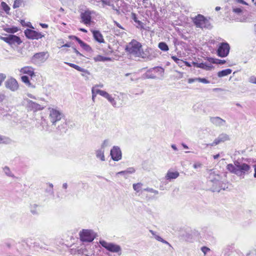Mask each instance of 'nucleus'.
<instances>
[{"label": "nucleus", "mask_w": 256, "mask_h": 256, "mask_svg": "<svg viewBox=\"0 0 256 256\" xmlns=\"http://www.w3.org/2000/svg\"><path fill=\"white\" fill-rule=\"evenodd\" d=\"M126 52L135 57L146 58L147 56L143 51L142 44L136 40H132L126 46Z\"/></svg>", "instance_id": "obj_1"}, {"label": "nucleus", "mask_w": 256, "mask_h": 256, "mask_svg": "<svg viewBox=\"0 0 256 256\" xmlns=\"http://www.w3.org/2000/svg\"><path fill=\"white\" fill-rule=\"evenodd\" d=\"M6 36H0V40L4 41L9 45L12 46H18L22 43V40L20 38L16 35L9 34L7 35L5 34Z\"/></svg>", "instance_id": "obj_2"}, {"label": "nucleus", "mask_w": 256, "mask_h": 256, "mask_svg": "<svg viewBox=\"0 0 256 256\" xmlns=\"http://www.w3.org/2000/svg\"><path fill=\"white\" fill-rule=\"evenodd\" d=\"M194 22L197 28H208L210 24L208 20L204 16L198 14L194 20Z\"/></svg>", "instance_id": "obj_3"}, {"label": "nucleus", "mask_w": 256, "mask_h": 256, "mask_svg": "<svg viewBox=\"0 0 256 256\" xmlns=\"http://www.w3.org/2000/svg\"><path fill=\"white\" fill-rule=\"evenodd\" d=\"M94 14V12L86 10L80 14V22L86 26H90L92 22V15Z\"/></svg>", "instance_id": "obj_4"}, {"label": "nucleus", "mask_w": 256, "mask_h": 256, "mask_svg": "<svg viewBox=\"0 0 256 256\" xmlns=\"http://www.w3.org/2000/svg\"><path fill=\"white\" fill-rule=\"evenodd\" d=\"M80 238L83 242H92L95 238V236L92 230H82L80 232Z\"/></svg>", "instance_id": "obj_5"}, {"label": "nucleus", "mask_w": 256, "mask_h": 256, "mask_svg": "<svg viewBox=\"0 0 256 256\" xmlns=\"http://www.w3.org/2000/svg\"><path fill=\"white\" fill-rule=\"evenodd\" d=\"M100 244L106 250L112 252H118L121 251V248L120 246L108 242L104 240H100Z\"/></svg>", "instance_id": "obj_6"}, {"label": "nucleus", "mask_w": 256, "mask_h": 256, "mask_svg": "<svg viewBox=\"0 0 256 256\" xmlns=\"http://www.w3.org/2000/svg\"><path fill=\"white\" fill-rule=\"evenodd\" d=\"M48 52H40L35 54L32 58V60L34 64L44 62L48 58Z\"/></svg>", "instance_id": "obj_7"}, {"label": "nucleus", "mask_w": 256, "mask_h": 256, "mask_svg": "<svg viewBox=\"0 0 256 256\" xmlns=\"http://www.w3.org/2000/svg\"><path fill=\"white\" fill-rule=\"evenodd\" d=\"M230 46L227 42H222L217 50V54L221 58L226 56L230 52Z\"/></svg>", "instance_id": "obj_8"}, {"label": "nucleus", "mask_w": 256, "mask_h": 256, "mask_svg": "<svg viewBox=\"0 0 256 256\" xmlns=\"http://www.w3.org/2000/svg\"><path fill=\"white\" fill-rule=\"evenodd\" d=\"M24 33L28 39L30 40H38L44 36V35L42 33L28 28L26 29L24 31Z\"/></svg>", "instance_id": "obj_9"}, {"label": "nucleus", "mask_w": 256, "mask_h": 256, "mask_svg": "<svg viewBox=\"0 0 256 256\" xmlns=\"http://www.w3.org/2000/svg\"><path fill=\"white\" fill-rule=\"evenodd\" d=\"M49 110L50 120L52 124H56L57 122L61 120L62 114L58 110L54 108H49Z\"/></svg>", "instance_id": "obj_10"}, {"label": "nucleus", "mask_w": 256, "mask_h": 256, "mask_svg": "<svg viewBox=\"0 0 256 256\" xmlns=\"http://www.w3.org/2000/svg\"><path fill=\"white\" fill-rule=\"evenodd\" d=\"M20 72L22 74H26L29 76L31 79L36 76L34 68L31 66H25L21 68Z\"/></svg>", "instance_id": "obj_11"}, {"label": "nucleus", "mask_w": 256, "mask_h": 256, "mask_svg": "<svg viewBox=\"0 0 256 256\" xmlns=\"http://www.w3.org/2000/svg\"><path fill=\"white\" fill-rule=\"evenodd\" d=\"M6 86L12 91H15L18 89V84L16 80L11 78L6 82Z\"/></svg>", "instance_id": "obj_12"}, {"label": "nucleus", "mask_w": 256, "mask_h": 256, "mask_svg": "<svg viewBox=\"0 0 256 256\" xmlns=\"http://www.w3.org/2000/svg\"><path fill=\"white\" fill-rule=\"evenodd\" d=\"M110 155L112 160L118 161L122 158V152L120 148L114 146L110 150Z\"/></svg>", "instance_id": "obj_13"}, {"label": "nucleus", "mask_w": 256, "mask_h": 256, "mask_svg": "<svg viewBox=\"0 0 256 256\" xmlns=\"http://www.w3.org/2000/svg\"><path fill=\"white\" fill-rule=\"evenodd\" d=\"M237 172H238V174H239L240 173L244 174L246 172H248L250 169V166L245 163H243L242 164H240L239 162H237Z\"/></svg>", "instance_id": "obj_14"}, {"label": "nucleus", "mask_w": 256, "mask_h": 256, "mask_svg": "<svg viewBox=\"0 0 256 256\" xmlns=\"http://www.w3.org/2000/svg\"><path fill=\"white\" fill-rule=\"evenodd\" d=\"M91 32L93 34V36L94 40L100 43H104V40L103 38L102 34L99 30H91Z\"/></svg>", "instance_id": "obj_15"}, {"label": "nucleus", "mask_w": 256, "mask_h": 256, "mask_svg": "<svg viewBox=\"0 0 256 256\" xmlns=\"http://www.w3.org/2000/svg\"><path fill=\"white\" fill-rule=\"evenodd\" d=\"M28 107L30 110H33L34 112L42 110L44 108V107L41 105L32 101H30L28 102Z\"/></svg>", "instance_id": "obj_16"}, {"label": "nucleus", "mask_w": 256, "mask_h": 256, "mask_svg": "<svg viewBox=\"0 0 256 256\" xmlns=\"http://www.w3.org/2000/svg\"><path fill=\"white\" fill-rule=\"evenodd\" d=\"M180 175V174L178 172H172L170 170H168L167 172L165 178L167 180H170L172 179H176V178Z\"/></svg>", "instance_id": "obj_17"}, {"label": "nucleus", "mask_w": 256, "mask_h": 256, "mask_svg": "<svg viewBox=\"0 0 256 256\" xmlns=\"http://www.w3.org/2000/svg\"><path fill=\"white\" fill-rule=\"evenodd\" d=\"M211 122L216 126H220L225 122V120L220 117H214L210 118Z\"/></svg>", "instance_id": "obj_18"}, {"label": "nucleus", "mask_w": 256, "mask_h": 256, "mask_svg": "<svg viewBox=\"0 0 256 256\" xmlns=\"http://www.w3.org/2000/svg\"><path fill=\"white\" fill-rule=\"evenodd\" d=\"M95 62L111 61L112 58L109 57L104 56L101 55H98L93 58Z\"/></svg>", "instance_id": "obj_19"}, {"label": "nucleus", "mask_w": 256, "mask_h": 256, "mask_svg": "<svg viewBox=\"0 0 256 256\" xmlns=\"http://www.w3.org/2000/svg\"><path fill=\"white\" fill-rule=\"evenodd\" d=\"M226 169L230 172L238 174L237 172V164H235V166H234L232 164H228L226 166Z\"/></svg>", "instance_id": "obj_20"}, {"label": "nucleus", "mask_w": 256, "mask_h": 256, "mask_svg": "<svg viewBox=\"0 0 256 256\" xmlns=\"http://www.w3.org/2000/svg\"><path fill=\"white\" fill-rule=\"evenodd\" d=\"M232 70L230 68H227L222 70L218 72V76L219 78H222L230 74Z\"/></svg>", "instance_id": "obj_21"}, {"label": "nucleus", "mask_w": 256, "mask_h": 256, "mask_svg": "<svg viewBox=\"0 0 256 256\" xmlns=\"http://www.w3.org/2000/svg\"><path fill=\"white\" fill-rule=\"evenodd\" d=\"M4 30L8 33L14 34L18 32L19 30V28L17 26H12L11 28H4Z\"/></svg>", "instance_id": "obj_22"}, {"label": "nucleus", "mask_w": 256, "mask_h": 256, "mask_svg": "<svg viewBox=\"0 0 256 256\" xmlns=\"http://www.w3.org/2000/svg\"><path fill=\"white\" fill-rule=\"evenodd\" d=\"M78 44H80V46L86 51L90 52L92 50V48L82 40H81Z\"/></svg>", "instance_id": "obj_23"}, {"label": "nucleus", "mask_w": 256, "mask_h": 256, "mask_svg": "<svg viewBox=\"0 0 256 256\" xmlns=\"http://www.w3.org/2000/svg\"><path fill=\"white\" fill-rule=\"evenodd\" d=\"M66 64H68V66H70L74 68L75 70H76L79 72H85V70L84 68L80 67V66H78L76 64H75L72 63H70V62H66Z\"/></svg>", "instance_id": "obj_24"}, {"label": "nucleus", "mask_w": 256, "mask_h": 256, "mask_svg": "<svg viewBox=\"0 0 256 256\" xmlns=\"http://www.w3.org/2000/svg\"><path fill=\"white\" fill-rule=\"evenodd\" d=\"M158 48L164 52L168 50L169 48L167 44L164 42H160L158 44Z\"/></svg>", "instance_id": "obj_25"}, {"label": "nucleus", "mask_w": 256, "mask_h": 256, "mask_svg": "<svg viewBox=\"0 0 256 256\" xmlns=\"http://www.w3.org/2000/svg\"><path fill=\"white\" fill-rule=\"evenodd\" d=\"M98 86H99L98 85H96L94 86H93L92 88V99L94 102V98H95L96 96L98 94V93L96 92V91H97V88H98ZM100 86L102 87L103 85L102 84V85Z\"/></svg>", "instance_id": "obj_26"}, {"label": "nucleus", "mask_w": 256, "mask_h": 256, "mask_svg": "<svg viewBox=\"0 0 256 256\" xmlns=\"http://www.w3.org/2000/svg\"><path fill=\"white\" fill-rule=\"evenodd\" d=\"M2 10L7 14H8L10 13V8L7 4L4 2H2L0 4Z\"/></svg>", "instance_id": "obj_27"}, {"label": "nucleus", "mask_w": 256, "mask_h": 256, "mask_svg": "<svg viewBox=\"0 0 256 256\" xmlns=\"http://www.w3.org/2000/svg\"><path fill=\"white\" fill-rule=\"evenodd\" d=\"M172 59L176 62L180 67L183 66L184 60L178 58L176 56H171Z\"/></svg>", "instance_id": "obj_28"}, {"label": "nucleus", "mask_w": 256, "mask_h": 256, "mask_svg": "<svg viewBox=\"0 0 256 256\" xmlns=\"http://www.w3.org/2000/svg\"><path fill=\"white\" fill-rule=\"evenodd\" d=\"M142 184L141 182L134 184L132 186L134 190L137 192H139L142 190Z\"/></svg>", "instance_id": "obj_29"}, {"label": "nucleus", "mask_w": 256, "mask_h": 256, "mask_svg": "<svg viewBox=\"0 0 256 256\" xmlns=\"http://www.w3.org/2000/svg\"><path fill=\"white\" fill-rule=\"evenodd\" d=\"M218 139L220 140V143L228 140L229 138L228 135L226 134H221L218 136Z\"/></svg>", "instance_id": "obj_30"}, {"label": "nucleus", "mask_w": 256, "mask_h": 256, "mask_svg": "<svg viewBox=\"0 0 256 256\" xmlns=\"http://www.w3.org/2000/svg\"><path fill=\"white\" fill-rule=\"evenodd\" d=\"M21 80L24 83L28 86H31V83H30V80L28 76H22L21 77Z\"/></svg>", "instance_id": "obj_31"}, {"label": "nucleus", "mask_w": 256, "mask_h": 256, "mask_svg": "<svg viewBox=\"0 0 256 256\" xmlns=\"http://www.w3.org/2000/svg\"><path fill=\"white\" fill-rule=\"evenodd\" d=\"M23 3V0H15L14 1L12 7L14 8H16L22 6Z\"/></svg>", "instance_id": "obj_32"}, {"label": "nucleus", "mask_w": 256, "mask_h": 256, "mask_svg": "<svg viewBox=\"0 0 256 256\" xmlns=\"http://www.w3.org/2000/svg\"><path fill=\"white\" fill-rule=\"evenodd\" d=\"M135 172V170L133 168H129L126 170L124 171H121L117 173V174H121L122 172H127L130 174L134 173Z\"/></svg>", "instance_id": "obj_33"}, {"label": "nucleus", "mask_w": 256, "mask_h": 256, "mask_svg": "<svg viewBox=\"0 0 256 256\" xmlns=\"http://www.w3.org/2000/svg\"><path fill=\"white\" fill-rule=\"evenodd\" d=\"M96 92L98 93V94H99L101 96L106 98L107 96H108V94L104 91V90H100L98 88H97V91H96Z\"/></svg>", "instance_id": "obj_34"}, {"label": "nucleus", "mask_w": 256, "mask_h": 256, "mask_svg": "<svg viewBox=\"0 0 256 256\" xmlns=\"http://www.w3.org/2000/svg\"><path fill=\"white\" fill-rule=\"evenodd\" d=\"M106 98L114 106L116 104V102L114 100V98H113L112 96H110L109 94L108 96H106Z\"/></svg>", "instance_id": "obj_35"}, {"label": "nucleus", "mask_w": 256, "mask_h": 256, "mask_svg": "<svg viewBox=\"0 0 256 256\" xmlns=\"http://www.w3.org/2000/svg\"><path fill=\"white\" fill-rule=\"evenodd\" d=\"M212 62L214 64H223L226 63V60L219 59H214Z\"/></svg>", "instance_id": "obj_36"}, {"label": "nucleus", "mask_w": 256, "mask_h": 256, "mask_svg": "<svg viewBox=\"0 0 256 256\" xmlns=\"http://www.w3.org/2000/svg\"><path fill=\"white\" fill-rule=\"evenodd\" d=\"M9 138H8L2 137L0 136V144H6Z\"/></svg>", "instance_id": "obj_37"}, {"label": "nucleus", "mask_w": 256, "mask_h": 256, "mask_svg": "<svg viewBox=\"0 0 256 256\" xmlns=\"http://www.w3.org/2000/svg\"><path fill=\"white\" fill-rule=\"evenodd\" d=\"M198 82H202V83H204V84H208V83H210V82L208 80L205 78H198Z\"/></svg>", "instance_id": "obj_38"}, {"label": "nucleus", "mask_w": 256, "mask_h": 256, "mask_svg": "<svg viewBox=\"0 0 256 256\" xmlns=\"http://www.w3.org/2000/svg\"><path fill=\"white\" fill-rule=\"evenodd\" d=\"M155 238L158 241L161 242L164 244H168V242L166 241L165 240L162 239L160 236H155Z\"/></svg>", "instance_id": "obj_39"}, {"label": "nucleus", "mask_w": 256, "mask_h": 256, "mask_svg": "<svg viewBox=\"0 0 256 256\" xmlns=\"http://www.w3.org/2000/svg\"><path fill=\"white\" fill-rule=\"evenodd\" d=\"M96 156L100 158L101 159V160H104V153L102 152L101 151H99V152H98L97 153Z\"/></svg>", "instance_id": "obj_40"}, {"label": "nucleus", "mask_w": 256, "mask_h": 256, "mask_svg": "<svg viewBox=\"0 0 256 256\" xmlns=\"http://www.w3.org/2000/svg\"><path fill=\"white\" fill-rule=\"evenodd\" d=\"M4 171L5 173H6L7 175H8V176H13V175L11 174V172H10V168H8V167H5V168H4Z\"/></svg>", "instance_id": "obj_41"}, {"label": "nucleus", "mask_w": 256, "mask_h": 256, "mask_svg": "<svg viewBox=\"0 0 256 256\" xmlns=\"http://www.w3.org/2000/svg\"><path fill=\"white\" fill-rule=\"evenodd\" d=\"M68 38L72 40H75L78 42V43H79L80 42L81 40L80 38L75 36H69Z\"/></svg>", "instance_id": "obj_42"}, {"label": "nucleus", "mask_w": 256, "mask_h": 256, "mask_svg": "<svg viewBox=\"0 0 256 256\" xmlns=\"http://www.w3.org/2000/svg\"><path fill=\"white\" fill-rule=\"evenodd\" d=\"M202 251L204 252V254L205 255L208 252H209L210 250V249L206 246H202L201 248Z\"/></svg>", "instance_id": "obj_43"}, {"label": "nucleus", "mask_w": 256, "mask_h": 256, "mask_svg": "<svg viewBox=\"0 0 256 256\" xmlns=\"http://www.w3.org/2000/svg\"><path fill=\"white\" fill-rule=\"evenodd\" d=\"M220 143V140L217 138H216L212 143L210 144V146H214Z\"/></svg>", "instance_id": "obj_44"}, {"label": "nucleus", "mask_w": 256, "mask_h": 256, "mask_svg": "<svg viewBox=\"0 0 256 256\" xmlns=\"http://www.w3.org/2000/svg\"><path fill=\"white\" fill-rule=\"evenodd\" d=\"M6 76L4 74H0V86L1 85L2 82L4 80Z\"/></svg>", "instance_id": "obj_45"}, {"label": "nucleus", "mask_w": 256, "mask_h": 256, "mask_svg": "<svg viewBox=\"0 0 256 256\" xmlns=\"http://www.w3.org/2000/svg\"><path fill=\"white\" fill-rule=\"evenodd\" d=\"M250 82L252 84H256V77L252 76L250 78Z\"/></svg>", "instance_id": "obj_46"}, {"label": "nucleus", "mask_w": 256, "mask_h": 256, "mask_svg": "<svg viewBox=\"0 0 256 256\" xmlns=\"http://www.w3.org/2000/svg\"><path fill=\"white\" fill-rule=\"evenodd\" d=\"M192 64L194 66H196L197 68H203L202 66V65L203 64H198V63L196 62H192Z\"/></svg>", "instance_id": "obj_47"}, {"label": "nucleus", "mask_w": 256, "mask_h": 256, "mask_svg": "<svg viewBox=\"0 0 256 256\" xmlns=\"http://www.w3.org/2000/svg\"><path fill=\"white\" fill-rule=\"evenodd\" d=\"M233 12L236 13L240 14L242 12V10L240 8H233Z\"/></svg>", "instance_id": "obj_48"}, {"label": "nucleus", "mask_w": 256, "mask_h": 256, "mask_svg": "<svg viewBox=\"0 0 256 256\" xmlns=\"http://www.w3.org/2000/svg\"><path fill=\"white\" fill-rule=\"evenodd\" d=\"M196 81H198V78H188V82L189 84L192 83Z\"/></svg>", "instance_id": "obj_49"}, {"label": "nucleus", "mask_w": 256, "mask_h": 256, "mask_svg": "<svg viewBox=\"0 0 256 256\" xmlns=\"http://www.w3.org/2000/svg\"><path fill=\"white\" fill-rule=\"evenodd\" d=\"M132 18L134 21V22H136L138 20V19L137 18L136 14L134 13H132Z\"/></svg>", "instance_id": "obj_50"}, {"label": "nucleus", "mask_w": 256, "mask_h": 256, "mask_svg": "<svg viewBox=\"0 0 256 256\" xmlns=\"http://www.w3.org/2000/svg\"><path fill=\"white\" fill-rule=\"evenodd\" d=\"M141 28H144L143 23L140 20H138L136 22Z\"/></svg>", "instance_id": "obj_51"}, {"label": "nucleus", "mask_w": 256, "mask_h": 256, "mask_svg": "<svg viewBox=\"0 0 256 256\" xmlns=\"http://www.w3.org/2000/svg\"><path fill=\"white\" fill-rule=\"evenodd\" d=\"M141 28H144L143 23L140 20H138L136 22Z\"/></svg>", "instance_id": "obj_52"}, {"label": "nucleus", "mask_w": 256, "mask_h": 256, "mask_svg": "<svg viewBox=\"0 0 256 256\" xmlns=\"http://www.w3.org/2000/svg\"><path fill=\"white\" fill-rule=\"evenodd\" d=\"M114 24L116 25V26H118V28H119L122 30H124V28L116 21H114Z\"/></svg>", "instance_id": "obj_53"}, {"label": "nucleus", "mask_w": 256, "mask_h": 256, "mask_svg": "<svg viewBox=\"0 0 256 256\" xmlns=\"http://www.w3.org/2000/svg\"><path fill=\"white\" fill-rule=\"evenodd\" d=\"M202 166V164L200 162H197L194 164V168H200Z\"/></svg>", "instance_id": "obj_54"}, {"label": "nucleus", "mask_w": 256, "mask_h": 256, "mask_svg": "<svg viewBox=\"0 0 256 256\" xmlns=\"http://www.w3.org/2000/svg\"><path fill=\"white\" fill-rule=\"evenodd\" d=\"M5 96L4 94H0V102H2L5 98Z\"/></svg>", "instance_id": "obj_55"}, {"label": "nucleus", "mask_w": 256, "mask_h": 256, "mask_svg": "<svg viewBox=\"0 0 256 256\" xmlns=\"http://www.w3.org/2000/svg\"><path fill=\"white\" fill-rule=\"evenodd\" d=\"M183 64H184L186 66H188V67H191L192 66L191 64L188 62L186 61H184V63Z\"/></svg>", "instance_id": "obj_56"}, {"label": "nucleus", "mask_w": 256, "mask_h": 256, "mask_svg": "<svg viewBox=\"0 0 256 256\" xmlns=\"http://www.w3.org/2000/svg\"><path fill=\"white\" fill-rule=\"evenodd\" d=\"M40 25L42 28H47L48 27V25L46 24H40Z\"/></svg>", "instance_id": "obj_57"}, {"label": "nucleus", "mask_w": 256, "mask_h": 256, "mask_svg": "<svg viewBox=\"0 0 256 256\" xmlns=\"http://www.w3.org/2000/svg\"><path fill=\"white\" fill-rule=\"evenodd\" d=\"M236 0L239 3H240V4H246V3L243 0Z\"/></svg>", "instance_id": "obj_58"}, {"label": "nucleus", "mask_w": 256, "mask_h": 256, "mask_svg": "<svg viewBox=\"0 0 256 256\" xmlns=\"http://www.w3.org/2000/svg\"><path fill=\"white\" fill-rule=\"evenodd\" d=\"M79 30L82 32L86 33L88 32L87 30L84 28H80L79 29Z\"/></svg>", "instance_id": "obj_59"}, {"label": "nucleus", "mask_w": 256, "mask_h": 256, "mask_svg": "<svg viewBox=\"0 0 256 256\" xmlns=\"http://www.w3.org/2000/svg\"><path fill=\"white\" fill-rule=\"evenodd\" d=\"M74 50L77 55L82 56V54L76 49L74 48Z\"/></svg>", "instance_id": "obj_60"}, {"label": "nucleus", "mask_w": 256, "mask_h": 256, "mask_svg": "<svg viewBox=\"0 0 256 256\" xmlns=\"http://www.w3.org/2000/svg\"><path fill=\"white\" fill-rule=\"evenodd\" d=\"M70 44L67 43V44H65L63 45L62 46L68 48V47H70Z\"/></svg>", "instance_id": "obj_61"}, {"label": "nucleus", "mask_w": 256, "mask_h": 256, "mask_svg": "<svg viewBox=\"0 0 256 256\" xmlns=\"http://www.w3.org/2000/svg\"><path fill=\"white\" fill-rule=\"evenodd\" d=\"M254 178H256V164L254 165Z\"/></svg>", "instance_id": "obj_62"}, {"label": "nucleus", "mask_w": 256, "mask_h": 256, "mask_svg": "<svg viewBox=\"0 0 256 256\" xmlns=\"http://www.w3.org/2000/svg\"><path fill=\"white\" fill-rule=\"evenodd\" d=\"M219 156H220V154H217L214 155L213 157H214V159H216L218 158H219Z\"/></svg>", "instance_id": "obj_63"}, {"label": "nucleus", "mask_w": 256, "mask_h": 256, "mask_svg": "<svg viewBox=\"0 0 256 256\" xmlns=\"http://www.w3.org/2000/svg\"><path fill=\"white\" fill-rule=\"evenodd\" d=\"M216 10L218 11L220 10V6H216L215 8Z\"/></svg>", "instance_id": "obj_64"}]
</instances>
